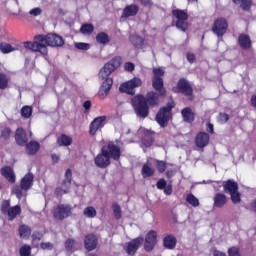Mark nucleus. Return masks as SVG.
I'll return each instance as SVG.
<instances>
[{
	"label": "nucleus",
	"instance_id": "f257e3e1",
	"mask_svg": "<svg viewBox=\"0 0 256 256\" xmlns=\"http://www.w3.org/2000/svg\"><path fill=\"white\" fill-rule=\"evenodd\" d=\"M152 87L155 91H149L146 96L137 94L131 98L130 103L134 109L135 115L141 119L149 117L151 107H157L160 103V98L167 97V88H165V70L161 67L152 69Z\"/></svg>",
	"mask_w": 256,
	"mask_h": 256
},
{
	"label": "nucleus",
	"instance_id": "f03ea898",
	"mask_svg": "<svg viewBox=\"0 0 256 256\" xmlns=\"http://www.w3.org/2000/svg\"><path fill=\"white\" fill-rule=\"evenodd\" d=\"M123 59L121 56H116L112 58L108 63L104 64L103 68L99 72V77L105 79L100 86L98 95L100 99H105L107 95L111 92V87H113V78L109 77L111 73H114L121 67Z\"/></svg>",
	"mask_w": 256,
	"mask_h": 256
},
{
	"label": "nucleus",
	"instance_id": "7ed1b4c3",
	"mask_svg": "<svg viewBox=\"0 0 256 256\" xmlns=\"http://www.w3.org/2000/svg\"><path fill=\"white\" fill-rule=\"evenodd\" d=\"M121 155V146L115 144L114 141H110L102 146L100 153L94 158V163L99 169H107L111 165V159L121 161Z\"/></svg>",
	"mask_w": 256,
	"mask_h": 256
},
{
	"label": "nucleus",
	"instance_id": "20e7f679",
	"mask_svg": "<svg viewBox=\"0 0 256 256\" xmlns=\"http://www.w3.org/2000/svg\"><path fill=\"white\" fill-rule=\"evenodd\" d=\"M40 39L42 40V55H49V50L47 47H63L65 45V40L59 34L48 33L46 35L40 34Z\"/></svg>",
	"mask_w": 256,
	"mask_h": 256
},
{
	"label": "nucleus",
	"instance_id": "39448f33",
	"mask_svg": "<svg viewBox=\"0 0 256 256\" xmlns=\"http://www.w3.org/2000/svg\"><path fill=\"white\" fill-rule=\"evenodd\" d=\"M173 109H175V100L171 99L166 106L161 107L156 114V121L160 127L165 129L169 125V121L173 119Z\"/></svg>",
	"mask_w": 256,
	"mask_h": 256
},
{
	"label": "nucleus",
	"instance_id": "423d86ee",
	"mask_svg": "<svg viewBox=\"0 0 256 256\" xmlns=\"http://www.w3.org/2000/svg\"><path fill=\"white\" fill-rule=\"evenodd\" d=\"M222 187L226 195H230V199L234 205L241 203V192H239V183L233 179L222 182Z\"/></svg>",
	"mask_w": 256,
	"mask_h": 256
},
{
	"label": "nucleus",
	"instance_id": "0eeeda50",
	"mask_svg": "<svg viewBox=\"0 0 256 256\" xmlns=\"http://www.w3.org/2000/svg\"><path fill=\"white\" fill-rule=\"evenodd\" d=\"M172 17L176 19L175 27L185 33L189 30V14L185 10L174 9L172 10Z\"/></svg>",
	"mask_w": 256,
	"mask_h": 256
},
{
	"label": "nucleus",
	"instance_id": "6e6552de",
	"mask_svg": "<svg viewBox=\"0 0 256 256\" xmlns=\"http://www.w3.org/2000/svg\"><path fill=\"white\" fill-rule=\"evenodd\" d=\"M172 93L184 95V97H189L190 101H193V86L186 78L178 80L176 86L172 87Z\"/></svg>",
	"mask_w": 256,
	"mask_h": 256
},
{
	"label": "nucleus",
	"instance_id": "1a4fd4ad",
	"mask_svg": "<svg viewBox=\"0 0 256 256\" xmlns=\"http://www.w3.org/2000/svg\"><path fill=\"white\" fill-rule=\"evenodd\" d=\"M52 215L56 221H65L73 215V208L70 204H59L53 209Z\"/></svg>",
	"mask_w": 256,
	"mask_h": 256
},
{
	"label": "nucleus",
	"instance_id": "9d476101",
	"mask_svg": "<svg viewBox=\"0 0 256 256\" xmlns=\"http://www.w3.org/2000/svg\"><path fill=\"white\" fill-rule=\"evenodd\" d=\"M229 29V22L224 17L214 20L211 31L216 37H223L227 34Z\"/></svg>",
	"mask_w": 256,
	"mask_h": 256
},
{
	"label": "nucleus",
	"instance_id": "9b49d317",
	"mask_svg": "<svg viewBox=\"0 0 256 256\" xmlns=\"http://www.w3.org/2000/svg\"><path fill=\"white\" fill-rule=\"evenodd\" d=\"M141 85H143L141 78L134 77L131 80L122 83L119 87V91L121 93H126V95H135V89L141 87Z\"/></svg>",
	"mask_w": 256,
	"mask_h": 256
},
{
	"label": "nucleus",
	"instance_id": "f8f14e48",
	"mask_svg": "<svg viewBox=\"0 0 256 256\" xmlns=\"http://www.w3.org/2000/svg\"><path fill=\"white\" fill-rule=\"evenodd\" d=\"M143 248L147 253H151L153 249H155V246L157 245V231L150 230L145 235V238H143Z\"/></svg>",
	"mask_w": 256,
	"mask_h": 256
},
{
	"label": "nucleus",
	"instance_id": "ddd939ff",
	"mask_svg": "<svg viewBox=\"0 0 256 256\" xmlns=\"http://www.w3.org/2000/svg\"><path fill=\"white\" fill-rule=\"evenodd\" d=\"M143 241V237L138 236L126 243V245L124 246V250L126 251L127 255H135L137 251H139V249L141 248V245H143Z\"/></svg>",
	"mask_w": 256,
	"mask_h": 256
},
{
	"label": "nucleus",
	"instance_id": "4468645a",
	"mask_svg": "<svg viewBox=\"0 0 256 256\" xmlns=\"http://www.w3.org/2000/svg\"><path fill=\"white\" fill-rule=\"evenodd\" d=\"M105 121H107V116L96 117L94 119V121H92L90 123L89 134L92 137H95V135H97V132L99 131V129H103L105 127Z\"/></svg>",
	"mask_w": 256,
	"mask_h": 256
},
{
	"label": "nucleus",
	"instance_id": "2eb2a0df",
	"mask_svg": "<svg viewBox=\"0 0 256 256\" xmlns=\"http://www.w3.org/2000/svg\"><path fill=\"white\" fill-rule=\"evenodd\" d=\"M42 39L40 35L34 37L33 42H24L25 49H29L30 51H34V53H41L43 55V45Z\"/></svg>",
	"mask_w": 256,
	"mask_h": 256
},
{
	"label": "nucleus",
	"instance_id": "dca6fc26",
	"mask_svg": "<svg viewBox=\"0 0 256 256\" xmlns=\"http://www.w3.org/2000/svg\"><path fill=\"white\" fill-rule=\"evenodd\" d=\"M99 245V237L97 235L90 233L84 238V247L88 251H95Z\"/></svg>",
	"mask_w": 256,
	"mask_h": 256
},
{
	"label": "nucleus",
	"instance_id": "f3484780",
	"mask_svg": "<svg viewBox=\"0 0 256 256\" xmlns=\"http://www.w3.org/2000/svg\"><path fill=\"white\" fill-rule=\"evenodd\" d=\"M210 141L211 136L206 132H199L194 139V143L198 149H205Z\"/></svg>",
	"mask_w": 256,
	"mask_h": 256
},
{
	"label": "nucleus",
	"instance_id": "a211bd4d",
	"mask_svg": "<svg viewBox=\"0 0 256 256\" xmlns=\"http://www.w3.org/2000/svg\"><path fill=\"white\" fill-rule=\"evenodd\" d=\"M213 207L216 209H223L227 205L229 198L224 193L218 192L213 197Z\"/></svg>",
	"mask_w": 256,
	"mask_h": 256
},
{
	"label": "nucleus",
	"instance_id": "6ab92c4d",
	"mask_svg": "<svg viewBox=\"0 0 256 256\" xmlns=\"http://www.w3.org/2000/svg\"><path fill=\"white\" fill-rule=\"evenodd\" d=\"M0 173L8 183H15L16 177H15V171H13V168L11 166H4L0 169Z\"/></svg>",
	"mask_w": 256,
	"mask_h": 256
},
{
	"label": "nucleus",
	"instance_id": "aec40b11",
	"mask_svg": "<svg viewBox=\"0 0 256 256\" xmlns=\"http://www.w3.org/2000/svg\"><path fill=\"white\" fill-rule=\"evenodd\" d=\"M238 45L244 51H249L251 47H253V42L251 41V37L247 34H240L238 36Z\"/></svg>",
	"mask_w": 256,
	"mask_h": 256
},
{
	"label": "nucleus",
	"instance_id": "412c9836",
	"mask_svg": "<svg viewBox=\"0 0 256 256\" xmlns=\"http://www.w3.org/2000/svg\"><path fill=\"white\" fill-rule=\"evenodd\" d=\"M27 132L23 128H17L15 132V141L19 145V147H25L27 144Z\"/></svg>",
	"mask_w": 256,
	"mask_h": 256
},
{
	"label": "nucleus",
	"instance_id": "4be33fe9",
	"mask_svg": "<svg viewBox=\"0 0 256 256\" xmlns=\"http://www.w3.org/2000/svg\"><path fill=\"white\" fill-rule=\"evenodd\" d=\"M139 13V6L136 4L127 5L122 12V19H129V17H135Z\"/></svg>",
	"mask_w": 256,
	"mask_h": 256
},
{
	"label": "nucleus",
	"instance_id": "5701e85b",
	"mask_svg": "<svg viewBox=\"0 0 256 256\" xmlns=\"http://www.w3.org/2000/svg\"><path fill=\"white\" fill-rule=\"evenodd\" d=\"M162 242L164 249H168L169 251H173V249L177 247V237H175L174 235H166L163 238Z\"/></svg>",
	"mask_w": 256,
	"mask_h": 256
},
{
	"label": "nucleus",
	"instance_id": "b1692460",
	"mask_svg": "<svg viewBox=\"0 0 256 256\" xmlns=\"http://www.w3.org/2000/svg\"><path fill=\"white\" fill-rule=\"evenodd\" d=\"M24 147L26 149L27 155L33 156V155H37V153H39V149H41V144H39V142H37L35 140H31L28 143L26 142Z\"/></svg>",
	"mask_w": 256,
	"mask_h": 256
},
{
	"label": "nucleus",
	"instance_id": "393cba45",
	"mask_svg": "<svg viewBox=\"0 0 256 256\" xmlns=\"http://www.w3.org/2000/svg\"><path fill=\"white\" fill-rule=\"evenodd\" d=\"M181 115L184 123H193L195 121V112L191 107H185L181 110Z\"/></svg>",
	"mask_w": 256,
	"mask_h": 256
},
{
	"label": "nucleus",
	"instance_id": "a878e982",
	"mask_svg": "<svg viewBox=\"0 0 256 256\" xmlns=\"http://www.w3.org/2000/svg\"><path fill=\"white\" fill-rule=\"evenodd\" d=\"M142 143L145 147H151L153 143H155V132L152 131H145L142 137Z\"/></svg>",
	"mask_w": 256,
	"mask_h": 256
},
{
	"label": "nucleus",
	"instance_id": "bb28decb",
	"mask_svg": "<svg viewBox=\"0 0 256 256\" xmlns=\"http://www.w3.org/2000/svg\"><path fill=\"white\" fill-rule=\"evenodd\" d=\"M73 181V172L71 168L66 169L65 179L62 181V187L64 190L69 191L71 189V182Z\"/></svg>",
	"mask_w": 256,
	"mask_h": 256
},
{
	"label": "nucleus",
	"instance_id": "cd10ccee",
	"mask_svg": "<svg viewBox=\"0 0 256 256\" xmlns=\"http://www.w3.org/2000/svg\"><path fill=\"white\" fill-rule=\"evenodd\" d=\"M33 174H26L20 181V185L23 187L24 191H29L30 187H33Z\"/></svg>",
	"mask_w": 256,
	"mask_h": 256
},
{
	"label": "nucleus",
	"instance_id": "c85d7f7f",
	"mask_svg": "<svg viewBox=\"0 0 256 256\" xmlns=\"http://www.w3.org/2000/svg\"><path fill=\"white\" fill-rule=\"evenodd\" d=\"M129 41L133 45V47H135V49H142L145 43V40L143 39V37L137 34L131 35L129 37Z\"/></svg>",
	"mask_w": 256,
	"mask_h": 256
},
{
	"label": "nucleus",
	"instance_id": "c756f323",
	"mask_svg": "<svg viewBox=\"0 0 256 256\" xmlns=\"http://www.w3.org/2000/svg\"><path fill=\"white\" fill-rule=\"evenodd\" d=\"M9 221H14V219H17V215H21V206L15 205L10 207L7 214Z\"/></svg>",
	"mask_w": 256,
	"mask_h": 256
},
{
	"label": "nucleus",
	"instance_id": "7c9ffc66",
	"mask_svg": "<svg viewBox=\"0 0 256 256\" xmlns=\"http://www.w3.org/2000/svg\"><path fill=\"white\" fill-rule=\"evenodd\" d=\"M57 143L59 147H69V145L73 143V138L67 136V134H61V136L57 139Z\"/></svg>",
	"mask_w": 256,
	"mask_h": 256
},
{
	"label": "nucleus",
	"instance_id": "2f4dec72",
	"mask_svg": "<svg viewBox=\"0 0 256 256\" xmlns=\"http://www.w3.org/2000/svg\"><path fill=\"white\" fill-rule=\"evenodd\" d=\"M141 174L144 179L153 177V175H155V169H153L151 166H149L148 163H144L142 166Z\"/></svg>",
	"mask_w": 256,
	"mask_h": 256
},
{
	"label": "nucleus",
	"instance_id": "473e14b6",
	"mask_svg": "<svg viewBox=\"0 0 256 256\" xmlns=\"http://www.w3.org/2000/svg\"><path fill=\"white\" fill-rule=\"evenodd\" d=\"M0 51L4 55H7L9 53H13V51H17L15 47H13L11 44L6 43V42H1L0 43Z\"/></svg>",
	"mask_w": 256,
	"mask_h": 256
},
{
	"label": "nucleus",
	"instance_id": "72a5a7b5",
	"mask_svg": "<svg viewBox=\"0 0 256 256\" xmlns=\"http://www.w3.org/2000/svg\"><path fill=\"white\" fill-rule=\"evenodd\" d=\"M96 41L97 43H99L100 45H107V43H109L110 39H109V34L105 33V32H99L96 35Z\"/></svg>",
	"mask_w": 256,
	"mask_h": 256
},
{
	"label": "nucleus",
	"instance_id": "f704fd0d",
	"mask_svg": "<svg viewBox=\"0 0 256 256\" xmlns=\"http://www.w3.org/2000/svg\"><path fill=\"white\" fill-rule=\"evenodd\" d=\"M83 215L88 219H95L97 217V210L93 206H88L83 210Z\"/></svg>",
	"mask_w": 256,
	"mask_h": 256
},
{
	"label": "nucleus",
	"instance_id": "c9c22d12",
	"mask_svg": "<svg viewBox=\"0 0 256 256\" xmlns=\"http://www.w3.org/2000/svg\"><path fill=\"white\" fill-rule=\"evenodd\" d=\"M93 31H95V26L93 24H83L80 28V33L82 35H92Z\"/></svg>",
	"mask_w": 256,
	"mask_h": 256
},
{
	"label": "nucleus",
	"instance_id": "e433bc0d",
	"mask_svg": "<svg viewBox=\"0 0 256 256\" xmlns=\"http://www.w3.org/2000/svg\"><path fill=\"white\" fill-rule=\"evenodd\" d=\"M19 235L23 239H25L26 237H29V235H31V228L25 224L20 225Z\"/></svg>",
	"mask_w": 256,
	"mask_h": 256
},
{
	"label": "nucleus",
	"instance_id": "4c0bfd02",
	"mask_svg": "<svg viewBox=\"0 0 256 256\" xmlns=\"http://www.w3.org/2000/svg\"><path fill=\"white\" fill-rule=\"evenodd\" d=\"M11 133H13V131L9 127H4L0 131V139H2V141H9V139H11Z\"/></svg>",
	"mask_w": 256,
	"mask_h": 256
},
{
	"label": "nucleus",
	"instance_id": "58836bf2",
	"mask_svg": "<svg viewBox=\"0 0 256 256\" xmlns=\"http://www.w3.org/2000/svg\"><path fill=\"white\" fill-rule=\"evenodd\" d=\"M20 113H21V116L24 119H29L33 115V107H31V106H23L21 108Z\"/></svg>",
	"mask_w": 256,
	"mask_h": 256
},
{
	"label": "nucleus",
	"instance_id": "ea45409f",
	"mask_svg": "<svg viewBox=\"0 0 256 256\" xmlns=\"http://www.w3.org/2000/svg\"><path fill=\"white\" fill-rule=\"evenodd\" d=\"M9 87V78L5 75V73L0 72V89L5 91Z\"/></svg>",
	"mask_w": 256,
	"mask_h": 256
},
{
	"label": "nucleus",
	"instance_id": "a19ab883",
	"mask_svg": "<svg viewBox=\"0 0 256 256\" xmlns=\"http://www.w3.org/2000/svg\"><path fill=\"white\" fill-rule=\"evenodd\" d=\"M23 191H25V188H23V186L20 185H14L12 187V193L14 195H16L17 199H22L23 198Z\"/></svg>",
	"mask_w": 256,
	"mask_h": 256
},
{
	"label": "nucleus",
	"instance_id": "79ce46f5",
	"mask_svg": "<svg viewBox=\"0 0 256 256\" xmlns=\"http://www.w3.org/2000/svg\"><path fill=\"white\" fill-rule=\"evenodd\" d=\"M186 201L192 207H199V199H197V197H195V195L192 193L186 195Z\"/></svg>",
	"mask_w": 256,
	"mask_h": 256
},
{
	"label": "nucleus",
	"instance_id": "37998d69",
	"mask_svg": "<svg viewBox=\"0 0 256 256\" xmlns=\"http://www.w3.org/2000/svg\"><path fill=\"white\" fill-rule=\"evenodd\" d=\"M239 3L242 11H251V7H253V0H240Z\"/></svg>",
	"mask_w": 256,
	"mask_h": 256
},
{
	"label": "nucleus",
	"instance_id": "c03bdc74",
	"mask_svg": "<svg viewBox=\"0 0 256 256\" xmlns=\"http://www.w3.org/2000/svg\"><path fill=\"white\" fill-rule=\"evenodd\" d=\"M9 209H11V200H3L0 208L2 215H7Z\"/></svg>",
	"mask_w": 256,
	"mask_h": 256
},
{
	"label": "nucleus",
	"instance_id": "a18cd8bd",
	"mask_svg": "<svg viewBox=\"0 0 256 256\" xmlns=\"http://www.w3.org/2000/svg\"><path fill=\"white\" fill-rule=\"evenodd\" d=\"M112 211L114 213L115 219H117V221H119V219H121V217H122L121 206H119L116 202H114L112 204Z\"/></svg>",
	"mask_w": 256,
	"mask_h": 256
},
{
	"label": "nucleus",
	"instance_id": "49530a36",
	"mask_svg": "<svg viewBox=\"0 0 256 256\" xmlns=\"http://www.w3.org/2000/svg\"><path fill=\"white\" fill-rule=\"evenodd\" d=\"M156 169L160 173H165V171H167V162L163 160H156Z\"/></svg>",
	"mask_w": 256,
	"mask_h": 256
},
{
	"label": "nucleus",
	"instance_id": "de8ad7c7",
	"mask_svg": "<svg viewBox=\"0 0 256 256\" xmlns=\"http://www.w3.org/2000/svg\"><path fill=\"white\" fill-rule=\"evenodd\" d=\"M217 121L221 125H225V123H227V121H229V114L220 112L217 117Z\"/></svg>",
	"mask_w": 256,
	"mask_h": 256
},
{
	"label": "nucleus",
	"instance_id": "09e8293b",
	"mask_svg": "<svg viewBox=\"0 0 256 256\" xmlns=\"http://www.w3.org/2000/svg\"><path fill=\"white\" fill-rule=\"evenodd\" d=\"M20 256H31V246L29 245H23L21 248H20Z\"/></svg>",
	"mask_w": 256,
	"mask_h": 256
},
{
	"label": "nucleus",
	"instance_id": "8fccbe9b",
	"mask_svg": "<svg viewBox=\"0 0 256 256\" xmlns=\"http://www.w3.org/2000/svg\"><path fill=\"white\" fill-rule=\"evenodd\" d=\"M76 49H79L80 51H89L91 49V45L89 43L85 42H78L75 44Z\"/></svg>",
	"mask_w": 256,
	"mask_h": 256
},
{
	"label": "nucleus",
	"instance_id": "3c124183",
	"mask_svg": "<svg viewBox=\"0 0 256 256\" xmlns=\"http://www.w3.org/2000/svg\"><path fill=\"white\" fill-rule=\"evenodd\" d=\"M228 255L229 256H241V252L239 251V247L232 246L228 249Z\"/></svg>",
	"mask_w": 256,
	"mask_h": 256
},
{
	"label": "nucleus",
	"instance_id": "603ef678",
	"mask_svg": "<svg viewBox=\"0 0 256 256\" xmlns=\"http://www.w3.org/2000/svg\"><path fill=\"white\" fill-rule=\"evenodd\" d=\"M74 245H75V241L71 238H68L65 241L64 247H65L66 251H73Z\"/></svg>",
	"mask_w": 256,
	"mask_h": 256
},
{
	"label": "nucleus",
	"instance_id": "864d4df0",
	"mask_svg": "<svg viewBox=\"0 0 256 256\" xmlns=\"http://www.w3.org/2000/svg\"><path fill=\"white\" fill-rule=\"evenodd\" d=\"M167 186V181H165V179L161 178L157 181L156 183V187L157 189H159L160 191H163L165 189V187Z\"/></svg>",
	"mask_w": 256,
	"mask_h": 256
},
{
	"label": "nucleus",
	"instance_id": "5fc2aeb1",
	"mask_svg": "<svg viewBox=\"0 0 256 256\" xmlns=\"http://www.w3.org/2000/svg\"><path fill=\"white\" fill-rule=\"evenodd\" d=\"M40 249L52 251L53 243H51V242H42L40 244Z\"/></svg>",
	"mask_w": 256,
	"mask_h": 256
},
{
	"label": "nucleus",
	"instance_id": "6e6d98bb",
	"mask_svg": "<svg viewBox=\"0 0 256 256\" xmlns=\"http://www.w3.org/2000/svg\"><path fill=\"white\" fill-rule=\"evenodd\" d=\"M67 193H69V190H65L61 187H57L55 189V195L56 197H61V195H67Z\"/></svg>",
	"mask_w": 256,
	"mask_h": 256
},
{
	"label": "nucleus",
	"instance_id": "4d7b16f0",
	"mask_svg": "<svg viewBox=\"0 0 256 256\" xmlns=\"http://www.w3.org/2000/svg\"><path fill=\"white\" fill-rule=\"evenodd\" d=\"M124 69L131 73V71H135V64H133V62H126L124 64Z\"/></svg>",
	"mask_w": 256,
	"mask_h": 256
},
{
	"label": "nucleus",
	"instance_id": "13d9d810",
	"mask_svg": "<svg viewBox=\"0 0 256 256\" xmlns=\"http://www.w3.org/2000/svg\"><path fill=\"white\" fill-rule=\"evenodd\" d=\"M206 131H207L208 133H210L211 135L215 134V128H214V126H213V123L208 122V123L206 124Z\"/></svg>",
	"mask_w": 256,
	"mask_h": 256
},
{
	"label": "nucleus",
	"instance_id": "bf43d9fd",
	"mask_svg": "<svg viewBox=\"0 0 256 256\" xmlns=\"http://www.w3.org/2000/svg\"><path fill=\"white\" fill-rule=\"evenodd\" d=\"M30 15H33L34 17H38V15H41L42 10L41 8H33L32 10H30Z\"/></svg>",
	"mask_w": 256,
	"mask_h": 256
},
{
	"label": "nucleus",
	"instance_id": "052dcab7",
	"mask_svg": "<svg viewBox=\"0 0 256 256\" xmlns=\"http://www.w3.org/2000/svg\"><path fill=\"white\" fill-rule=\"evenodd\" d=\"M163 191L165 195H173V186L167 185Z\"/></svg>",
	"mask_w": 256,
	"mask_h": 256
},
{
	"label": "nucleus",
	"instance_id": "680f3d73",
	"mask_svg": "<svg viewBox=\"0 0 256 256\" xmlns=\"http://www.w3.org/2000/svg\"><path fill=\"white\" fill-rule=\"evenodd\" d=\"M139 2L144 7H153V2L151 0H139Z\"/></svg>",
	"mask_w": 256,
	"mask_h": 256
},
{
	"label": "nucleus",
	"instance_id": "e2e57ef3",
	"mask_svg": "<svg viewBox=\"0 0 256 256\" xmlns=\"http://www.w3.org/2000/svg\"><path fill=\"white\" fill-rule=\"evenodd\" d=\"M186 57L187 61H189L190 63H193L196 60L195 54L193 53H187Z\"/></svg>",
	"mask_w": 256,
	"mask_h": 256
},
{
	"label": "nucleus",
	"instance_id": "0e129e2a",
	"mask_svg": "<svg viewBox=\"0 0 256 256\" xmlns=\"http://www.w3.org/2000/svg\"><path fill=\"white\" fill-rule=\"evenodd\" d=\"M83 107L85 108L86 113H87V111H90L91 110V101L90 100H86L83 103Z\"/></svg>",
	"mask_w": 256,
	"mask_h": 256
},
{
	"label": "nucleus",
	"instance_id": "69168bd1",
	"mask_svg": "<svg viewBox=\"0 0 256 256\" xmlns=\"http://www.w3.org/2000/svg\"><path fill=\"white\" fill-rule=\"evenodd\" d=\"M213 255L214 256H227V254L225 252H221L220 250H217V249H215L213 251Z\"/></svg>",
	"mask_w": 256,
	"mask_h": 256
},
{
	"label": "nucleus",
	"instance_id": "338daca9",
	"mask_svg": "<svg viewBox=\"0 0 256 256\" xmlns=\"http://www.w3.org/2000/svg\"><path fill=\"white\" fill-rule=\"evenodd\" d=\"M250 209L256 213V198L250 203Z\"/></svg>",
	"mask_w": 256,
	"mask_h": 256
},
{
	"label": "nucleus",
	"instance_id": "774afa93",
	"mask_svg": "<svg viewBox=\"0 0 256 256\" xmlns=\"http://www.w3.org/2000/svg\"><path fill=\"white\" fill-rule=\"evenodd\" d=\"M251 106L256 109V95H252L250 99Z\"/></svg>",
	"mask_w": 256,
	"mask_h": 256
}]
</instances>
